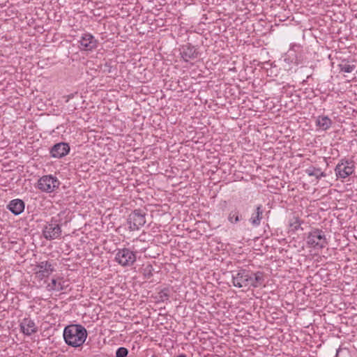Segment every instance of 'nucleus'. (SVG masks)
<instances>
[{
	"label": "nucleus",
	"instance_id": "8",
	"mask_svg": "<svg viewBox=\"0 0 357 357\" xmlns=\"http://www.w3.org/2000/svg\"><path fill=\"white\" fill-rule=\"evenodd\" d=\"M136 254L128 248L117 250L115 261L122 266H130L136 261Z\"/></svg>",
	"mask_w": 357,
	"mask_h": 357
},
{
	"label": "nucleus",
	"instance_id": "2",
	"mask_svg": "<svg viewBox=\"0 0 357 357\" xmlns=\"http://www.w3.org/2000/svg\"><path fill=\"white\" fill-rule=\"evenodd\" d=\"M63 335L68 346L79 347L84 343L87 337V331L81 324H70L64 328Z\"/></svg>",
	"mask_w": 357,
	"mask_h": 357
},
{
	"label": "nucleus",
	"instance_id": "19",
	"mask_svg": "<svg viewBox=\"0 0 357 357\" xmlns=\"http://www.w3.org/2000/svg\"><path fill=\"white\" fill-rule=\"evenodd\" d=\"M47 288L49 290H55L57 291H62L64 289L63 284L61 282H59L56 279H52L51 283L48 284Z\"/></svg>",
	"mask_w": 357,
	"mask_h": 357
},
{
	"label": "nucleus",
	"instance_id": "15",
	"mask_svg": "<svg viewBox=\"0 0 357 357\" xmlns=\"http://www.w3.org/2000/svg\"><path fill=\"white\" fill-rule=\"evenodd\" d=\"M264 208L261 204H259L256 206L255 211L251 214L249 219L250 224L257 227L260 225L261 221L263 219Z\"/></svg>",
	"mask_w": 357,
	"mask_h": 357
},
{
	"label": "nucleus",
	"instance_id": "16",
	"mask_svg": "<svg viewBox=\"0 0 357 357\" xmlns=\"http://www.w3.org/2000/svg\"><path fill=\"white\" fill-rule=\"evenodd\" d=\"M316 125L322 130H327L332 126V120L327 116H319L316 120Z\"/></svg>",
	"mask_w": 357,
	"mask_h": 357
},
{
	"label": "nucleus",
	"instance_id": "9",
	"mask_svg": "<svg viewBox=\"0 0 357 357\" xmlns=\"http://www.w3.org/2000/svg\"><path fill=\"white\" fill-rule=\"evenodd\" d=\"M36 277L39 280H43L49 277L54 271L55 268L54 264L49 261H43L38 263L33 268Z\"/></svg>",
	"mask_w": 357,
	"mask_h": 357
},
{
	"label": "nucleus",
	"instance_id": "7",
	"mask_svg": "<svg viewBox=\"0 0 357 357\" xmlns=\"http://www.w3.org/2000/svg\"><path fill=\"white\" fill-rule=\"evenodd\" d=\"M146 215L141 209L134 210L127 219L130 231H136L143 227L146 223Z\"/></svg>",
	"mask_w": 357,
	"mask_h": 357
},
{
	"label": "nucleus",
	"instance_id": "11",
	"mask_svg": "<svg viewBox=\"0 0 357 357\" xmlns=\"http://www.w3.org/2000/svg\"><path fill=\"white\" fill-rule=\"evenodd\" d=\"M70 146L66 142H59L54 144L50 149V155L54 158H61L67 155L70 152Z\"/></svg>",
	"mask_w": 357,
	"mask_h": 357
},
{
	"label": "nucleus",
	"instance_id": "5",
	"mask_svg": "<svg viewBox=\"0 0 357 357\" xmlns=\"http://www.w3.org/2000/svg\"><path fill=\"white\" fill-rule=\"evenodd\" d=\"M355 170V162L351 159L342 158L335 168V175L337 178H346L351 176Z\"/></svg>",
	"mask_w": 357,
	"mask_h": 357
},
{
	"label": "nucleus",
	"instance_id": "3",
	"mask_svg": "<svg viewBox=\"0 0 357 357\" xmlns=\"http://www.w3.org/2000/svg\"><path fill=\"white\" fill-rule=\"evenodd\" d=\"M307 245L314 249H322L328 244L324 232L319 229H312L307 234Z\"/></svg>",
	"mask_w": 357,
	"mask_h": 357
},
{
	"label": "nucleus",
	"instance_id": "4",
	"mask_svg": "<svg viewBox=\"0 0 357 357\" xmlns=\"http://www.w3.org/2000/svg\"><path fill=\"white\" fill-rule=\"evenodd\" d=\"M42 234L43 237L47 241L59 238L61 236L62 230L59 220L55 218H52L50 221L44 225Z\"/></svg>",
	"mask_w": 357,
	"mask_h": 357
},
{
	"label": "nucleus",
	"instance_id": "18",
	"mask_svg": "<svg viewBox=\"0 0 357 357\" xmlns=\"http://www.w3.org/2000/svg\"><path fill=\"white\" fill-rule=\"evenodd\" d=\"M243 219L242 215L238 209L231 211L228 215V220L232 224H237Z\"/></svg>",
	"mask_w": 357,
	"mask_h": 357
},
{
	"label": "nucleus",
	"instance_id": "10",
	"mask_svg": "<svg viewBox=\"0 0 357 357\" xmlns=\"http://www.w3.org/2000/svg\"><path fill=\"white\" fill-rule=\"evenodd\" d=\"M79 49L82 51H92L98 46V41L94 36L89 33H84L79 40Z\"/></svg>",
	"mask_w": 357,
	"mask_h": 357
},
{
	"label": "nucleus",
	"instance_id": "17",
	"mask_svg": "<svg viewBox=\"0 0 357 357\" xmlns=\"http://www.w3.org/2000/svg\"><path fill=\"white\" fill-rule=\"evenodd\" d=\"M305 172L309 176H314L317 180H319L321 178L326 176L324 172H322L320 168L315 167L314 166L309 167L305 170Z\"/></svg>",
	"mask_w": 357,
	"mask_h": 357
},
{
	"label": "nucleus",
	"instance_id": "22",
	"mask_svg": "<svg viewBox=\"0 0 357 357\" xmlns=\"http://www.w3.org/2000/svg\"><path fill=\"white\" fill-rule=\"evenodd\" d=\"M153 266L151 264L147 265L143 269V275H144V278L146 279H150L153 276Z\"/></svg>",
	"mask_w": 357,
	"mask_h": 357
},
{
	"label": "nucleus",
	"instance_id": "13",
	"mask_svg": "<svg viewBox=\"0 0 357 357\" xmlns=\"http://www.w3.org/2000/svg\"><path fill=\"white\" fill-rule=\"evenodd\" d=\"M20 330L26 335H31L38 331V328L33 320L24 318L20 323Z\"/></svg>",
	"mask_w": 357,
	"mask_h": 357
},
{
	"label": "nucleus",
	"instance_id": "23",
	"mask_svg": "<svg viewBox=\"0 0 357 357\" xmlns=\"http://www.w3.org/2000/svg\"><path fill=\"white\" fill-rule=\"evenodd\" d=\"M158 296H159L160 300L162 302L167 301L169 297L168 289L165 288V289H162L158 293Z\"/></svg>",
	"mask_w": 357,
	"mask_h": 357
},
{
	"label": "nucleus",
	"instance_id": "1",
	"mask_svg": "<svg viewBox=\"0 0 357 357\" xmlns=\"http://www.w3.org/2000/svg\"><path fill=\"white\" fill-rule=\"evenodd\" d=\"M264 282L263 272H252L247 269H239L232 273L233 285L238 288H248L250 287L257 288L262 286Z\"/></svg>",
	"mask_w": 357,
	"mask_h": 357
},
{
	"label": "nucleus",
	"instance_id": "14",
	"mask_svg": "<svg viewBox=\"0 0 357 357\" xmlns=\"http://www.w3.org/2000/svg\"><path fill=\"white\" fill-rule=\"evenodd\" d=\"M25 208V203L20 199H14L7 205V208L15 215L21 214Z\"/></svg>",
	"mask_w": 357,
	"mask_h": 357
},
{
	"label": "nucleus",
	"instance_id": "12",
	"mask_svg": "<svg viewBox=\"0 0 357 357\" xmlns=\"http://www.w3.org/2000/svg\"><path fill=\"white\" fill-rule=\"evenodd\" d=\"M180 51L181 57L186 62H188L190 59H195L197 58L198 52H197V50L190 43L185 45H183Z\"/></svg>",
	"mask_w": 357,
	"mask_h": 357
},
{
	"label": "nucleus",
	"instance_id": "24",
	"mask_svg": "<svg viewBox=\"0 0 357 357\" xmlns=\"http://www.w3.org/2000/svg\"><path fill=\"white\" fill-rule=\"evenodd\" d=\"M128 350L125 347H119L116 351V357H126Z\"/></svg>",
	"mask_w": 357,
	"mask_h": 357
},
{
	"label": "nucleus",
	"instance_id": "26",
	"mask_svg": "<svg viewBox=\"0 0 357 357\" xmlns=\"http://www.w3.org/2000/svg\"><path fill=\"white\" fill-rule=\"evenodd\" d=\"M153 357H154V356H153Z\"/></svg>",
	"mask_w": 357,
	"mask_h": 357
},
{
	"label": "nucleus",
	"instance_id": "6",
	"mask_svg": "<svg viewBox=\"0 0 357 357\" xmlns=\"http://www.w3.org/2000/svg\"><path fill=\"white\" fill-rule=\"evenodd\" d=\"M60 181L56 176L52 175H45L40 177L37 183V188L45 192H52L59 188Z\"/></svg>",
	"mask_w": 357,
	"mask_h": 357
},
{
	"label": "nucleus",
	"instance_id": "25",
	"mask_svg": "<svg viewBox=\"0 0 357 357\" xmlns=\"http://www.w3.org/2000/svg\"><path fill=\"white\" fill-rule=\"evenodd\" d=\"M177 357H186L185 354L178 355Z\"/></svg>",
	"mask_w": 357,
	"mask_h": 357
},
{
	"label": "nucleus",
	"instance_id": "20",
	"mask_svg": "<svg viewBox=\"0 0 357 357\" xmlns=\"http://www.w3.org/2000/svg\"><path fill=\"white\" fill-rule=\"evenodd\" d=\"M338 66H339L340 71L344 72L347 73H350L353 72L354 70V69L356 68L355 65H351V64H349L347 62H344V61L342 63L339 64Z\"/></svg>",
	"mask_w": 357,
	"mask_h": 357
},
{
	"label": "nucleus",
	"instance_id": "21",
	"mask_svg": "<svg viewBox=\"0 0 357 357\" xmlns=\"http://www.w3.org/2000/svg\"><path fill=\"white\" fill-rule=\"evenodd\" d=\"M302 221L297 217H294L289 221V227L294 231H297L301 228Z\"/></svg>",
	"mask_w": 357,
	"mask_h": 357
}]
</instances>
